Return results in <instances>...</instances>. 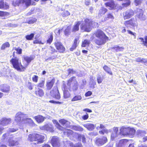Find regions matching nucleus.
Returning a JSON list of instances; mask_svg holds the SVG:
<instances>
[{
  "label": "nucleus",
  "instance_id": "47",
  "mask_svg": "<svg viewBox=\"0 0 147 147\" xmlns=\"http://www.w3.org/2000/svg\"><path fill=\"white\" fill-rule=\"evenodd\" d=\"M53 38V36L52 34H51L50 37L47 40V43L50 44L52 42Z\"/></svg>",
  "mask_w": 147,
  "mask_h": 147
},
{
  "label": "nucleus",
  "instance_id": "8",
  "mask_svg": "<svg viewBox=\"0 0 147 147\" xmlns=\"http://www.w3.org/2000/svg\"><path fill=\"white\" fill-rule=\"evenodd\" d=\"M137 17L141 21H144L146 19V16L143 14V11L142 9H138L137 10Z\"/></svg>",
  "mask_w": 147,
  "mask_h": 147
},
{
  "label": "nucleus",
  "instance_id": "31",
  "mask_svg": "<svg viewBox=\"0 0 147 147\" xmlns=\"http://www.w3.org/2000/svg\"><path fill=\"white\" fill-rule=\"evenodd\" d=\"M22 0H16L15 1H13L12 3V4L14 6H19L21 5H22Z\"/></svg>",
  "mask_w": 147,
  "mask_h": 147
},
{
  "label": "nucleus",
  "instance_id": "18",
  "mask_svg": "<svg viewBox=\"0 0 147 147\" xmlns=\"http://www.w3.org/2000/svg\"><path fill=\"white\" fill-rule=\"evenodd\" d=\"M124 48L123 47H120L117 45L111 48L112 51L115 50L116 52H118L120 51H122Z\"/></svg>",
  "mask_w": 147,
  "mask_h": 147
},
{
  "label": "nucleus",
  "instance_id": "14",
  "mask_svg": "<svg viewBox=\"0 0 147 147\" xmlns=\"http://www.w3.org/2000/svg\"><path fill=\"white\" fill-rule=\"evenodd\" d=\"M55 80L54 78H52L51 80H49L47 82V88L48 90H50L53 87L55 83Z\"/></svg>",
  "mask_w": 147,
  "mask_h": 147
},
{
  "label": "nucleus",
  "instance_id": "6",
  "mask_svg": "<svg viewBox=\"0 0 147 147\" xmlns=\"http://www.w3.org/2000/svg\"><path fill=\"white\" fill-rule=\"evenodd\" d=\"M108 142L107 137L105 136H102L101 137H96L94 141V143L97 146H102Z\"/></svg>",
  "mask_w": 147,
  "mask_h": 147
},
{
  "label": "nucleus",
  "instance_id": "21",
  "mask_svg": "<svg viewBox=\"0 0 147 147\" xmlns=\"http://www.w3.org/2000/svg\"><path fill=\"white\" fill-rule=\"evenodd\" d=\"M53 123L55 124V126L60 130H62L63 129V127H62L58 123L57 120H53Z\"/></svg>",
  "mask_w": 147,
  "mask_h": 147
},
{
  "label": "nucleus",
  "instance_id": "38",
  "mask_svg": "<svg viewBox=\"0 0 147 147\" xmlns=\"http://www.w3.org/2000/svg\"><path fill=\"white\" fill-rule=\"evenodd\" d=\"M24 59L28 63H29L33 60V58L31 57L25 56L24 57Z\"/></svg>",
  "mask_w": 147,
  "mask_h": 147
},
{
  "label": "nucleus",
  "instance_id": "53",
  "mask_svg": "<svg viewBox=\"0 0 147 147\" xmlns=\"http://www.w3.org/2000/svg\"><path fill=\"white\" fill-rule=\"evenodd\" d=\"M38 77L36 75H34L32 77V79L33 82H37L38 81Z\"/></svg>",
  "mask_w": 147,
  "mask_h": 147
},
{
  "label": "nucleus",
  "instance_id": "45",
  "mask_svg": "<svg viewBox=\"0 0 147 147\" xmlns=\"http://www.w3.org/2000/svg\"><path fill=\"white\" fill-rule=\"evenodd\" d=\"M81 138H82V142L84 143H85L86 142V138L85 136L79 135L78 136V138L79 139H81Z\"/></svg>",
  "mask_w": 147,
  "mask_h": 147
},
{
  "label": "nucleus",
  "instance_id": "42",
  "mask_svg": "<svg viewBox=\"0 0 147 147\" xmlns=\"http://www.w3.org/2000/svg\"><path fill=\"white\" fill-rule=\"evenodd\" d=\"M59 122L61 125L63 126H64V125H65L67 123L68 121L67 120L63 119L59 120Z\"/></svg>",
  "mask_w": 147,
  "mask_h": 147
},
{
  "label": "nucleus",
  "instance_id": "36",
  "mask_svg": "<svg viewBox=\"0 0 147 147\" xmlns=\"http://www.w3.org/2000/svg\"><path fill=\"white\" fill-rule=\"evenodd\" d=\"M35 34L31 33L30 35H27L26 36L25 38L28 40H31L33 38Z\"/></svg>",
  "mask_w": 147,
  "mask_h": 147
},
{
  "label": "nucleus",
  "instance_id": "28",
  "mask_svg": "<svg viewBox=\"0 0 147 147\" xmlns=\"http://www.w3.org/2000/svg\"><path fill=\"white\" fill-rule=\"evenodd\" d=\"M72 129H73L76 131H83L84 129L82 127L80 126H77L74 125L72 127Z\"/></svg>",
  "mask_w": 147,
  "mask_h": 147
},
{
  "label": "nucleus",
  "instance_id": "46",
  "mask_svg": "<svg viewBox=\"0 0 147 147\" xmlns=\"http://www.w3.org/2000/svg\"><path fill=\"white\" fill-rule=\"evenodd\" d=\"M108 132V130L107 129H104L102 130L99 131V133L100 134L103 135L105 134H107Z\"/></svg>",
  "mask_w": 147,
  "mask_h": 147
},
{
  "label": "nucleus",
  "instance_id": "57",
  "mask_svg": "<svg viewBox=\"0 0 147 147\" xmlns=\"http://www.w3.org/2000/svg\"><path fill=\"white\" fill-rule=\"evenodd\" d=\"M45 81L42 80L40 83H39L38 85V86L41 88H42L44 85Z\"/></svg>",
  "mask_w": 147,
  "mask_h": 147
},
{
  "label": "nucleus",
  "instance_id": "39",
  "mask_svg": "<svg viewBox=\"0 0 147 147\" xmlns=\"http://www.w3.org/2000/svg\"><path fill=\"white\" fill-rule=\"evenodd\" d=\"M10 46V45L8 42H6L3 44L1 47V49L4 50L7 48L9 47Z\"/></svg>",
  "mask_w": 147,
  "mask_h": 147
},
{
  "label": "nucleus",
  "instance_id": "35",
  "mask_svg": "<svg viewBox=\"0 0 147 147\" xmlns=\"http://www.w3.org/2000/svg\"><path fill=\"white\" fill-rule=\"evenodd\" d=\"M1 18L2 19H5V16H8L9 14L8 13L4 12L1 11Z\"/></svg>",
  "mask_w": 147,
  "mask_h": 147
},
{
  "label": "nucleus",
  "instance_id": "52",
  "mask_svg": "<svg viewBox=\"0 0 147 147\" xmlns=\"http://www.w3.org/2000/svg\"><path fill=\"white\" fill-rule=\"evenodd\" d=\"M49 52L51 53H53L56 51V50L52 47L50 46L49 48Z\"/></svg>",
  "mask_w": 147,
  "mask_h": 147
},
{
  "label": "nucleus",
  "instance_id": "62",
  "mask_svg": "<svg viewBox=\"0 0 147 147\" xmlns=\"http://www.w3.org/2000/svg\"><path fill=\"white\" fill-rule=\"evenodd\" d=\"M88 117H89L88 115V114L86 113V114H85L84 115H83L82 117V118L84 120H86L88 118Z\"/></svg>",
  "mask_w": 147,
  "mask_h": 147
},
{
  "label": "nucleus",
  "instance_id": "2",
  "mask_svg": "<svg viewBox=\"0 0 147 147\" xmlns=\"http://www.w3.org/2000/svg\"><path fill=\"white\" fill-rule=\"evenodd\" d=\"M119 134L123 136H128L133 137L136 133V130L133 127H131L127 125L121 126L119 130Z\"/></svg>",
  "mask_w": 147,
  "mask_h": 147
},
{
  "label": "nucleus",
  "instance_id": "56",
  "mask_svg": "<svg viewBox=\"0 0 147 147\" xmlns=\"http://www.w3.org/2000/svg\"><path fill=\"white\" fill-rule=\"evenodd\" d=\"M15 50H16L18 54H21L22 53V49L20 48L19 47L18 48H14Z\"/></svg>",
  "mask_w": 147,
  "mask_h": 147
},
{
  "label": "nucleus",
  "instance_id": "40",
  "mask_svg": "<svg viewBox=\"0 0 147 147\" xmlns=\"http://www.w3.org/2000/svg\"><path fill=\"white\" fill-rule=\"evenodd\" d=\"M82 97L81 96L77 95L74 97L71 100L72 101H75L80 100L82 99Z\"/></svg>",
  "mask_w": 147,
  "mask_h": 147
},
{
  "label": "nucleus",
  "instance_id": "7",
  "mask_svg": "<svg viewBox=\"0 0 147 147\" xmlns=\"http://www.w3.org/2000/svg\"><path fill=\"white\" fill-rule=\"evenodd\" d=\"M67 85L72 88L74 91L76 90L78 88V83L75 77L71 78L68 81Z\"/></svg>",
  "mask_w": 147,
  "mask_h": 147
},
{
  "label": "nucleus",
  "instance_id": "58",
  "mask_svg": "<svg viewBox=\"0 0 147 147\" xmlns=\"http://www.w3.org/2000/svg\"><path fill=\"white\" fill-rule=\"evenodd\" d=\"M90 85V88H95V86L96 84V82H90L89 83Z\"/></svg>",
  "mask_w": 147,
  "mask_h": 147
},
{
  "label": "nucleus",
  "instance_id": "5",
  "mask_svg": "<svg viewBox=\"0 0 147 147\" xmlns=\"http://www.w3.org/2000/svg\"><path fill=\"white\" fill-rule=\"evenodd\" d=\"M80 27L83 31L89 32L91 29V21L88 19H85L84 21L81 22Z\"/></svg>",
  "mask_w": 147,
  "mask_h": 147
},
{
  "label": "nucleus",
  "instance_id": "51",
  "mask_svg": "<svg viewBox=\"0 0 147 147\" xmlns=\"http://www.w3.org/2000/svg\"><path fill=\"white\" fill-rule=\"evenodd\" d=\"M67 71L68 72V75L70 74H75L76 73V71H75L74 70V69H69Z\"/></svg>",
  "mask_w": 147,
  "mask_h": 147
},
{
  "label": "nucleus",
  "instance_id": "32",
  "mask_svg": "<svg viewBox=\"0 0 147 147\" xmlns=\"http://www.w3.org/2000/svg\"><path fill=\"white\" fill-rule=\"evenodd\" d=\"M114 18V17L112 14L111 13H109L107 15L105 16L104 18V21H106L109 19H113Z\"/></svg>",
  "mask_w": 147,
  "mask_h": 147
},
{
  "label": "nucleus",
  "instance_id": "30",
  "mask_svg": "<svg viewBox=\"0 0 147 147\" xmlns=\"http://www.w3.org/2000/svg\"><path fill=\"white\" fill-rule=\"evenodd\" d=\"M103 68L104 70L108 74L111 75H112V73L111 71L110 68L107 65H105L103 67Z\"/></svg>",
  "mask_w": 147,
  "mask_h": 147
},
{
  "label": "nucleus",
  "instance_id": "26",
  "mask_svg": "<svg viewBox=\"0 0 147 147\" xmlns=\"http://www.w3.org/2000/svg\"><path fill=\"white\" fill-rule=\"evenodd\" d=\"M81 22L79 21L74 26L72 31L75 32L78 31L79 29V26L81 24Z\"/></svg>",
  "mask_w": 147,
  "mask_h": 147
},
{
  "label": "nucleus",
  "instance_id": "54",
  "mask_svg": "<svg viewBox=\"0 0 147 147\" xmlns=\"http://www.w3.org/2000/svg\"><path fill=\"white\" fill-rule=\"evenodd\" d=\"M91 26L93 27L96 28L98 26V24L97 22H95L91 21Z\"/></svg>",
  "mask_w": 147,
  "mask_h": 147
},
{
  "label": "nucleus",
  "instance_id": "50",
  "mask_svg": "<svg viewBox=\"0 0 147 147\" xmlns=\"http://www.w3.org/2000/svg\"><path fill=\"white\" fill-rule=\"evenodd\" d=\"M117 137V134L115 133H112L111 134V139L112 140H113L115 138Z\"/></svg>",
  "mask_w": 147,
  "mask_h": 147
},
{
  "label": "nucleus",
  "instance_id": "37",
  "mask_svg": "<svg viewBox=\"0 0 147 147\" xmlns=\"http://www.w3.org/2000/svg\"><path fill=\"white\" fill-rule=\"evenodd\" d=\"M1 9H7L8 8L9 6L6 3H4L3 1H1Z\"/></svg>",
  "mask_w": 147,
  "mask_h": 147
},
{
  "label": "nucleus",
  "instance_id": "12",
  "mask_svg": "<svg viewBox=\"0 0 147 147\" xmlns=\"http://www.w3.org/2000/svg\"><path fill=\"white\" fill-rule=\"evenodd\" d=\"M134 14V11L132 10H127L123 14L124 19L125 20L133 16Z\"/></svg>",
  "mask_w": 147,
  "mask_h": 147
},
{
  "label": "nucleus",
  "instance_id": "3",
  "mask_svg": "<svg viewBox=\"0 0 147 147\" xmlns=\"http://www.w3.org/2000/svg\"><path fill=\"white\" fill-rule=\"evenodd\" d=\"M95 35L98 39H96L95 43L98 45H101L104 44L106 40L108 39L104 33L101 30H98L95 33Z\"/></svg>",
  "mask_w": 147,
  "mask_h": 147
},
{
  "label": "nucleus",
  "instance_id": "29",
  "mask_svg": "<svg viewBox=\"0 0 147 147\" xmlns=\"http://www.w3.org/2000/svg\"><path fill=\"white\" fill-rule=\"evenodd\" d=\"M90 43V40L86 39L84 41L82 42V46L83 47L88 46Z\"/></svg>",
  "mask_w": 147,
  "mask_h": 147
},
{
  "label": "nucleus",
  "instance_id": "49",
  "mask_svg": "<svg viewBox=\"0 0 147 147\" xmlns=\"http://www.w3.org/2000/svg\"><path fill=\"white\" fill-rule=\"evenodd\" d=\"M70 15V13L67 11H64L62 13V15L63 17H66Z\"/></svg>",
  "mask_w": 147,
  "mask_h": 147
},
{
  "label": "nucleus",
  "instance_id": "25",
  "mask_svg": "<svg viewBox=\"0 0 147 147\" xmlns=\"http://www.w3.org/2000/svg\"><path fill=\"white\" fill-rule=\"evenodd\" d=\"M146 133L145 131L141 130H138L137 131V135L140 137H143L145 136Z\"/></svg>",
  "mask_w": 147,
  "mask_h": 147
},
{
  "label": "nucleus",
  "instance_id": "60",
  "mask_svg": "<svg viewBox=\"0 0 147 147\" xmlns=\"http://www.w3.org/2000/svg\"><path fill=\"white\" fill-rule=\"evenodd\" d=\"M142 0H135L134 3L136 6L139 5L141 3Z\"/></svg>",
  "mask_w": 147,
  "mask_h": 147
},
{
  "label": "nucleus",
  "instance_id": "61",
  "mask_svg": "<svg viewBox=\"0 0 147 147\" xmlns=\"http://www.w3.org/2000/svg\"><path fill=\"white\" fill-rule=\"evenodd\" d=\"M47 127V125H45L43 126L40 127V128L41 130L46 131Z\"/></svg>",
  "mask_w": 147,
  "mask_h": 147
},
{
  "label": "nucleus",
  "instance_id": "10",
  "mask_svg": "<svg viewBox=\"0 0 147 147\" xmlns=\"http://www.w3.org/2000/svg\"><path fill=\"white\" fill-rule=\"evenodd\" d=\"M51 142L53 147H59L60 146L58 139L55 137H52L51 140Z\"/></svg>",
  "mask_w": 147,
  "mask_h": 147
},
{
  "label": "nucleus",
  "instance_id": "1",
  "mask_svg": "<svg viewBox=\"0 0 147 147\" xmlns=\"http://www.w3.org/2000/svg\"><path fill=\"white\" fill-rule=\"evenodd\" d=\"M45 137L41 134L32 133L28 135L27 140L30 142H36L37 144L43 143L45 141Z\"/></svg>",
  "mask_w": 147,
  "mask_h": 147
},
{
  "label": "nucleus",
  "instance_id": "27",
  "mask_svg": "<svg viewBox=\"0 0 147 147\" xmlns=\"http://www.w3.org/2000/svg\"><path fill=\"white\" fill-rule=\"evenodd\" d=\"M120 1H122L125 2L122 4V6L124 7H127L130 4V0H118Z\"/></svg>",
  "mask_w": 147,
  "mask_h": 147
},
{
  "label": "nucleus",
  "instance_id": "16",
  "mask_svg": "<svg viewBox=\"0 0 147 147\" xmlns=\"http://www.w3.org/2000/svg\"><path fill=\"white\" fill-rule=\"evenodd\" d=\"M83 126L88 130L92 131L95 128V126L93 124L87 123L84 125Z\"/></svg>",
  "mask_w": 147,
  "mask_h": 147
},
{
  "label": "nucleus",
  "instance_id": "43",
  "mask_svg": "<svg viewBox=\"0 0 147 147\" xmlns=\"http://www.w3.org/2000/svg\"><path fill=\"white\" fill-rule=\"evenodd\" d=\"M70 30V27L69 26H67L64 31V34L65 35L68 36L69 34Z\"/></svg>",
  "mask_w": 147,
  "mask_h": 147
},
{
  "label": "nucleus",
  "instance_id": "9",
  "mask_svg": "<svg viewBox=\"0 0 147 147\" xmlns=\"http://www.w3.org/2000/svg\"><path fill=\"white\" fill-rule=\"evenodd\" d=\"M55 45L56 48L59 52L63 53L65 51V48L61 42L59 41H56L55 43Z\"/></svg>",
  "mask_w": 147,
  "mask_h": 147
},
{
  "label": "nucleus",
  "instance_id": "11",
  "mask_svg": "<svg viewBox=\"0 0 147 147\" xmlns=\"http://www.w3.org/2000/svg\"><path fill=\"white\" fill-rule=\"evenodd\" d=\"M24 114L20 112H18L16 114L15 117V121L17 123H21L23 121H22V117Z\"/></svg>",
  "mask_w": 147,
  "mask_h": 147
},
{
  "label": "nucleus",
  "instance_id": "15",
  "mask_svg": "<svg viewBox=\"0 0 147 147\" xmlns=\"http://www.w3.org/2000/svg\"><path fill=\"white\" fill-rule=\"evenodd\" d=\"M34 118L37 122L38 123H41L45 119V117L40 115H38L35 116Z\"/></svg>",
  "mask_w": 147,
  "mask_h": 147
},
{
  "label": "nucleus",
  "instance_id": "4",
  "mask_svg": "<svg viewBox=\"0 0 147 147\" xmlns=\"http://www.w3.org/2000/svg\"><path fill=\"white\" fill-rule=\"evenodd\" d=\"M13 67L17 71H22L24 70V67L22 65L20 61L17 57L12 58L10 61Z\"/></svg>",
  "mask_w": 147,
  "mask_h": 147
},
{
  "label": "nucleus",
  "instance_id": "55",
  "mask_svg": "<svg viewBox=\"0 0 147 147\" xmlns=\"http://www.w3.org/2000/svg\"><path fill=\"white\" fill-rule=\"evenodd\" d=\"M63 97L65 98H68L70 97L69 92H64Z\"/></svg>",
  "mask_w": 147,
  "mask_h": 147
},
{
  "label": "nucleus",
  "instance_id": "64",
  "mask_svg": "<svg viewBox=\"0 0 147 147\" xmlns=\"http://www.w3.org/2000/svg\"><path fill=\"white\" fill-rule=\"evenodd\" d=\"M90 134L91 136H96L98 135V133L97 132L93 131L91 132Z\"/></svg>",
  "mask_w": 147,
  "mask_h": 147
},
{
  "label": "nucleus",
  "instance_id": "44",
  "mask_svg": "<svg viewBox=\"0 0 147 147\" xmlns=\"http://www.w3.org/2000/svg\"><path fill=\"white\" fill-rule=\"evenodd\" d=\"M46 131H47L53 132L54 131V127L53 126H50L47 125Z\"/></svg>",
  "mask_w": 147,
  "mask_h": 147
},
{
  "label": "nucleus",
  "instance_id": "48",
  "mask_svg": "<svg viewBox=\"0 0 147 147\" xmlns=\"http://www.w3.org/2000/svg\"><path fill=\"white\" fill-rule=\"evenodd\" d=\"M136 61L137 62H145L146 61V60L144 59L141 58L140 57H138L136 59Z\"/></svg>",
  "mask_w": 147,
  "mask_h": 147
},
{
  "label": "nucleus",
  "instance_id": "19",
  "mask_svg": "<svg viewBox=\"0 0 147 147\" xmlns=\"http://www.w3.org/2000/svg\"><path fill=\"white\" fill-rule=\"evenodd\" d=\"M10 119L3 118L1 121V124L3 126L11 122Z\"/></svg>",
  "mask_w": 147,
  "mask_h": 147
},
{
  "label": "nucleus",
  "instance_id": "41",
  "mask_svg": "<svg viewBox=\"0 0 147 147\" xmlns=\"http://www.w3.org/2000/svg\"><path fill=\"white\" fill-rule=\"evenodd\" d=\"M53 98L56 99H59L60 98V95L59 92L55 93L52 95Z\"/></svg>",
  "mask_w": 147,
  "mask_h": 147
},
{
  "label": "nucleus",
  "instance_id": "59",
  "mask_svg": "<svg viewBox=\"0 0 147 147\" xmlns=\"http://www.w3.org/2000/svg\"><path fill=\"white\" fill-rule=\"evenodd\" d=\"M98 83V84L101 83L103 80V78L100 76H98L97 77Z\"/></svg>",
  "mask_w": 147,
  "mask_h": 147
},
{
  "label": "nucleus",
  "instance_id": "17",
  "mask_svg": "<svg viewBox=\"0 0 147 147\" xmlns=\"http://www.w3.org/2000/svg\"><path fill=\"white\" fill-rule=\"evenodd\" d=\"M8 146L10 147L18 145L19 143L17 141H15L10 139L8 140Z\"/></svg>",
  "mask_w": 147,
  "mask_h": 147
},
{
  "label": "nucleus",
  "instance_id": "22",
  "mask_svg": "<svg viewBox=\"0 0 147 147\" xmlns=\"http://www.w3.org/2000/svg\"><path fill=\"white\" fill-rule=\"evenodd\" d=\"M106 5L107 6L109 7V9H112L115 7V4L113 1H111L110 2L107 3H106Z\"/></svg>",
  "mask_w": 147,
  "mask_h": 147
},
{
  "label": "nucleus",
  "instance_id": "24",
  "mask_svg": "<svg viewBox=\"0 0 147 147\" xmlns=\"http://www.w3.org/2000/svg\"><path fill=\"white\" fill-rule=\"evenodd\" d=\"M125 25L127 27L133 26L134 25L133 21L132 20H130L128 21H125L124 23Z\"/></svg>",
  "mask_w": 147,
  "mask_h": 147
},
{
  "label": "nucleus",
  "instance_id": "20",
  "mask_svg": "<svg viewBox=\"0 0 147 147\" xmlns=\"http://www.w3.org/2000/svg\"><path fill=\"white\" fill-rule=\"evenodd\" d=\"M22 121H26L24 123L25 124H31L34 125L35 123L34 121L30 118H26L25 119H22Z\"/></svg>",
  "mask_w": 147,
  "mask_h": 147
},
{
  "label": "nucleus",
  "instance_id": "23",
  "mask_svg": "<svg viewBox=\"0 0 147 147\" xmlns=\"http://www.w3.org/2000/svg\"><path fill=\"white\" fill-rule=\"evenodd\" d=\"M107 11V9L103 7H102L100 9L99 11L98 14V16L100 17L104 15L105 13Z\"/></svg>",
  "mask_w": 147,
  "mask_h": 147
},
{
  "label": "nucleus",
  "instance_id": "63",
  "mask_svg": "<svg viewBox=\"0 0 147 147\" xmlns=\"http://www.w3.org/2000/svg\"><path fill=\"white\" fill-rule=\"evenodd\" d=\"M33 43L34 44H43L44 43H42L41 41L38 40H35L33 41Z\"/></svg>",
  "mask_w": 147,
  "mask_h": 147
},
{
  "label": "nucleus",
  "instance_id": "34",
  "mask_svg": "<svg viewBox=\"0 0 147 147\" xmlns=\"http://www.w3.org/2000/svg\"><path fill=\"white\" fill-rule=\"evenodd\" d=\"M77 41L78 39L77 38H76L74 41V43L72 47L70 49V51H72L74 50L76 48L77 45H78Z\"/></svg>",
  "mask_w": 147,
  "mask_h": 147
},
{
  "label": "nucleus",
  "instance_id": "33",
  "mask_svg": "<svg viewBox=\"0 0 147 147\" xmlns=\"http://www.w3.org/2000/svg\"><path fill=\"white\" fill-rule=\"evenodd\" d=\"M22 5H25L26 6H30L31 4V0H22Z\"/></svg>",
  "mask_w": 147,
  "mask_h": 147
},
{
  "label": "nucleus",
  "instance_id": "13",
  "mask_svg": "<svg viewBox=\"0 0 147 147\" xmlns=\"http://www.w3.org/2000/svg\"><path fill=\"white\" fill-rule=\"evenodd\" d=\"M129 141V140L126 139H122L119 140L118 143H116L115 147H124L126 143Z\"/></svg>",
  "mask_w": 147,
  "mask_h": 147
}]
</instances>
